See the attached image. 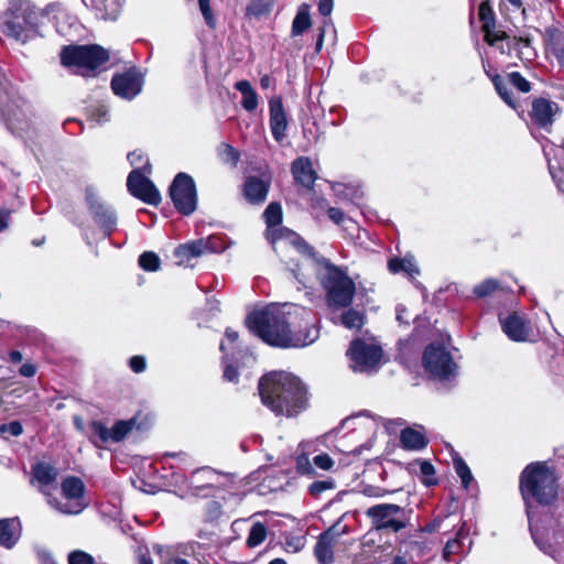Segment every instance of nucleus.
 I'll return each instance as SVG.
<instances>
[{
  "label": "nucleus",
  "instance_id": "a878e982",
  "mask_svg": "<svg viewBox=\"0 0 564 564\" xmlns=\"http://www.w3.org/2000/svg\"><path fill=\"white\" fill-rule=\"evenodd\" d=\"M216 477V470H214L210 467H203L193 471V474L189 477L188 484L193 489L199 490L213 486Z\"/></svg>",
  "mask_w": 564,
  "mask_h": 564
},
{
  "label": "nucleus",
  "instance_id": "a19ab883",
  "mask_svg": "<svg viewBox=\"0 0 564 564\" xmlns=\"http://www.w3.org/2000/svg\"><path fill=\"white\" fill-rule=\"evenodd\" d=\"M492 83L498 95L501 99L510 107L516 108V102L512 97V91L509 89L508 85L500 78L499 75H496L492 78Z\"/></svg>",
  "mask_w": 564,
  "mask_h": 564
},
{
  "label": "nucleus",
  "instance_id": "de8ad7c7",
  "mask_svg": "<svg viewBox=\"0 0 564 564\" xmlns=\"http://www.w3.org/2000/svg\"><path fill=\"white\" fill-rule=\"evenodd\" d=\"M509 82L521 93H529L531 90V84L518 72L509 74Z\"/></svg>",
  "mask_w": 564,
  "mask_h": 564
},
{
  "label": "nucleus",
  "instance_id": "69168bd1",
  "mask_svg": "<svg viewBox=\"0 0 564 564\" xmlns=\"http://www.w3.org/2000/svg\"><path fill=\"white\" fill-rule=\"evenodd\" d=\"M362 492L368 497H378L379 498V497H383L387 494V490L382 489L380 487L368 486L362 490Z\"/></svg>",
  "mask_w": 564,
  "mask_h": 564
},
{
  "label": "nucleus",
  "instance_id": "e2e57ef3",
  "mask_svg": "<svg viewBox=\"0 0 564 564\" xmlns=\"http://www.w3.org/2000/svg\"><path fill=\"white\" fill-rule=\"evenodd\" d=\"M19 373L22 376V377H25V378H32L35 376L36 373V366L34 364H31V362H25L23 364L20 369H19Z\"/></svg>",
  "mask_w": 564,
  "mask_h": 564
},
{
  "label": "nucleus",
  "instance_id": "5fc2aeb1",
  "mask_svg": "<svg viewBox=\"0 0 564 564\" xmlns=\"http://www.w3.org/2000/svg\"><path fill=\"white\" fill-rule=\"evenodd\" d=\"M296 469L302 475L311 474L313 471L311 462L305 454L296 457Z\"/></svg>",
  "mask_w": 564,
  "mask_h": 564
},
{
  "label": "nucleus",
  "instance_id": "603ef678",
  "mask_svg": "<svg viewBox=\"0 0 564 564\" xmlns=\"http://www.w3.org/2000/svg\"><path fill=\"white\" fill-rule=\"evenodd\" d=\"M315 466L323 470H329L334 466V460L328 454H318L313 458Z\"/></svg>",
  "mask_w": 564,
  "mask_h": 564
},
{
  "label": "nucleus",
  "instance_id": "052dcab7",
  "mask_svg": "<svg viewBox=\"0 0 564 564\" xmlns=\"http://www.w3.org/2000/svg\"><path fill=\"white\" fill-rule=\"evenodd\" d=\"M389 549H390V546H382V545L377 546L373 552L372 562L373 563H382L384 561V558L390 555Z\"/></svg>",
  "mask_w": 564,
  "mask_h": 564
},
{
  "label": "nucleus",
  "instance_id": "aec40b11",
  "mask_svg": "<svg viewBox=\"0 0 564 564\" xmlns=\"http://www.w3.org/2000/svg\"><path fill=\"white\" fill-rule=\"evenodd\" d=\"M57 469L47 463H37L32 467V484L39 485V490L47 498L51 495L46 487L57 479Z\"/></svg>",
  "mask_w": 564,
  "mask_h": 564
},
{
  "label": "nucleus",
  "instance_id": "6ab92c4d",
  "mask_svg": "<svg viewBox=\"0 0 564 564\" xmlns=\"http://www.w3.org/2000/svg\"><path fill=\"white\" fill-rule=\"evenodd\" d=\"M22 527L19 518L0 519V545L12 549L21 538Z\"/></svg>",
  "mask_w": 564,
  "mask_h": 564
},
{
  "label": "nucleus",
  "instance_id": "412c9836",
  "mask_svg": "<svg viewBox=\"0 0 564 564\" xmlns=\"http://www.w3.org/2000/svg\"><path fill=\"white\" fill-rule=\"evenodd\" d=\"M503 333L512 340L523 341L529 335V326L523 318L513 313L506 318L500 317Z\"/></svg>",
  "mask_w": 564,
  "mask_h": 564
},
{
  "label": "nucleus",
  "instance_id": "2eb2a0df",
  "mask_svg": "<svg viewBox=\"0 0 564 564\" xmlns=\"http://www.w3.org/2000/svg\"><path fill=\"white\" fill-rule=\"evenodd\" d=\"M479 19L482 22L481 30L484 39L490 46H497L501 53H507L503 45H498L499 42L508 40L509 36L505 31H496L495 13L487 1H482L478 10Z\"/></svg>",
  "mask_w": 564,
  "mask_h": 564
},
{
  "label": "nucleus",
  "instance_id": "13d9d810",
  "mask_svg": "<svg viewBox=\"0 0 564 564\" xmlns=\"http://www.w3.org/2000/svg\"><path fill=\"white\" fill-rule=\"evenodd\" d=\"M129 366H130V368L132 369L133 372L140 373V372H143L145 370L147 362H145L144 357H142V356H133L130 359V361H129Z\"/></svg>",
  "mask_w": 564,
  "mask_h": 564
},
{
  "label": "nucleus",
  "instance_id": "7ed1b4c3",
  "mask_svg": "<svg viewBox=\"0 0 564 564\" xmlns=\"http://www.w3.org/2000/svg\"><path fill=\"white\" fill-rule=\"evenodd\" d=\"M261 402L275 415L293 417L307 409V390L303 382L286 371H271L258 384Z\"/></svg>",
  "mask_w": 564,
  "mask_h": 564
},
{
  "label": "nucleus",
  "instance_id": "bb28decb",
  "mask_svg": "<svg viewBox=\"0 0 564 564\" xmlns=\"http://www.w3.org/2000/svg\"><path fill=\"white\" fill-rule=\"evenodd\" d=\"M87 436L96 447L110 443V430L102 422L94 420L88 424Z\"/></svg>",
  "mask_w": 564,
  "mask_h": 564
},
{
  "label": "nucleus",
  "instance_id": "20e7f679",
  "mask_svg": "<svg viewBox=\"0 0 564 564\" xmlns=\"http://www.w3.org/2000/svg\"><path fill=\"white\" fill-rule=\"evenodd\" d=\"M520 492L527 507V516L531 524V505L536 502L541 506L553 503L558 494L557 476L553 468L545 462L529 464L520 475ZM530 530L532 527L530 525ZM531 534L541 550L543 546L538 542L533 531Z\"/></svg>",
  "mask_w": 564,
  "mask_h": 564
},
{
  "label": "nucleus",
  "instance_id": "7c9ffc66",
  "mask_svg": "<svg viewBox=\"0 0 564 564\" xmlns=\"http://www.w3.org/2000/svg\"><path fill=\"white\" fill-rule=\"evenodd\" d=\"M93 4L105 20H116L121 9L120 0H93Z\"/></svg>",
  "mask_w": 564,
  "mask_h": 564
},
{
  "label": "nucleus",
  "instance_id": "f704fd0d",
  "mask_svg": "<svg viewBox=\"0 0 564 564\" xmlns=\"http://www.w3.org/2000/svg\"><path fill=\"white\" fill-rule=\"evenodd\" d=\"M311 26L308 6L302 4L292 23V34L300 35Z\"/></svg>",
  "mask_w": 564,
  "mask_h": 564
},
{
  "label": "nucleus",
  "instance_id": "f3484780",
  "mask_svg": "<svg viewBox=\"0 0 564 564\" xmlns=\"http://www.w3.org/2000/svg\"><path fill=\"white\" fill-rule=\"evenodd\" d=\"M557 111L558 106L556 102L545 98H536L532 101L530 116L536 126L541 128H547L553 123L554 116L557 113Z\"/></svg>",
  "mask_w": 564,
  "mask_h": 564
},
{
  "label": "nucleus",
  "instance_id": "6e6552de",
  "mask_svg": "<svg viewBox=\"0 0 564 564\" xmlns=\"http://www.w3.org/2000/svg\"><path fill=\"white\" fill-rule=\"evenodd\" d=\"M411 510L394 503H379L368 508L365 514L377 530L399 532L410 524Z\"/></svg>",
  "mask_w": 564,
  "mask_h": 564
},
{
  "label": "nucleus",
  "instance_id": "cd10ccee",
  "mask_svg": "<svg viewBox=\"0 0 564 564\" xmlns=\"http://www.w3.org/2000/svg\"><path fill=\"white\" fill-rule=\"evenodd\" d=\"M547 45L561 65H564V34L555 28L546 30Z\"/></svg>",
  "mask_w": 564,
  "mask_h": 564
},
{
  "label": "nucleus",
  "instance_id": "423d86ee",
  "mask_svg": "<svg viewBox=\"0 0 564 564\" xmlns=\"http://www.w3.org/2000/svg\"><path fill=\"white\" fill-rule=\"evenodd\" d=\"M37 13L28 0H10L3 14L2 32L6 36L25 43L35 32Z\"/></svg>",
  "mask_w": 564,
  "mask_h": 564
},
{
  "label": "nucleus",
  "instance_id": "1a4fd4ad",
  "mask_svg": "<svg viewBox=\"0 0 564 564\" xmlns=\"http://www.w3.org/2000/svg\"><path fill=\"white\" fill-rule=\"evenodd\" d=\"M170 196L175 208L183 215L193 214L197 206L196 186L192 176L178 173L170 186Z\"/></svg>",
  "mask_w": 564,
  "mask_h": 564
},
{
  "label": "nucleus",
  "instance_id": "864d4df0",
  "mask_svg": "<svg viewBox=\"0 0 564 564\" xmlns=\"http://www.w3.org/2000/svg\"><path fill=\"white\" fill-rule=\"evenodd\" d=\"M200 12L207 23L208 26L214 28L215 26V19L212 13V9L209 6V0H198Z\"/></svg>",
  "mask_w": 564,
  "mask_h": 564
},
{
  "label": "nucleus",
  "instance_id": "bf43d9fd",
  "mask_svg": "<svg viewBox=\"0 0 564 564\" xmlns=\"http://www.w3.org/2000/svg\"><path fill=\"white\" fill-rule=\"evenodd\" d=\"M334 8V0H319L318 1V12L323 17L329 19L332 11Z\"/></svg>",
  "mask_w": 564,
  "mask_h": 564
},
{
  "label": "nucleus",
  "instance_id": "ea45409f",
  "mask_svg": "<svg viewBox=\"0 0 564 564\" xmlns=\"http://www.w3.org/2000/svg\"><path fill=\"white\" fill-rule=\"evenodd\" d=\"M453 464H454L456 474L459 476V478L462 480L463 486L465 488H467L468 485L470 484V481L473 480V475L470 473L469 467L467 466L465 460L462 457H459L458 455H456L453 458Z\"/></svg>",
  "mask_w": 564,
  "mask_h": 564
},
{
  "label": "nucleus",
  "instance_id": "f257e3e1",
  "mask_svg": "<svg viewBox=\"0 0 564 564\" xmlns=\"http://www.w3.org/2000/svg\"><path fill=\"white\" fill-rule=\"evenodd\" d=\"M273 240L289 242L304 256L303 262L296 264V268L292 270L299 283L307 288L312 280L308 271L312 269L326 291L327 302L330 307L341 308L351 304L356 286L344 269L335 265L324 257H317L306 241L288 228L276 230Z\"/></svg>",
  "mask_w": 564,
  "mask_h": 564
},
{
  "label": "nucleus",
  "instance_id": "79ce46f5",
  "mask_svg": "<svg viewBox=\"0 0 564 564\" xmlns=\"http://www.w3.org/2000/svg\"><path fill=\"white\" fill-rule=\"evenodd\" d=\"M341 323L347 328L359 329L364 325V316L356 310H348L341 315Z\"/></svg>",
  "mask_w": 564,
  "mask_h": 564
},
{
  "label": "nucleus",
  "instance_id": "393cba45",
  "mask_svg": "<svg viewBox=\"0 0 564 564\" xmlns=\"http://www.w3.org/2000/svg\"><path fill=\"white\" fill-rule=\"evenodd\" d=\"M337 543L327 538V535H321L314 546V556L319 564H333L334 563V547Z\"/></svg>",
  "mask_w": 564,
  "mask_h": 564
},
{
  "label": "nucleus",
  "instance_id": "a211bd4d",
  "mask_svg": "<svg viewBox=\"0 0 564 564\" xmlns=\"http://www.w3.org/2000/svg\"><path fill=\"white\" fill-rule=\"evenodd\" d=\"M270 128L272 135L276 142H281L285 137L288 128V119L284 112L281 98H272L270 100Z\"/></svg>",
  "mask_w": 564,
  "mask_h": 564
},
{
  "label": "nucleus",
  "instance_id": "72a5a7b5",
  "mask_svg": "<svg viewBox=\"0 0 564 564\" xmlns=\"http://www.w3.org/2000/svg\"><path fill=\"white\" fill-rule=\"evenodd\" d=\"M219 161L230 169L237 166L240 160V152L228 143H220L216 149Z\"/></svg>",
  "mask_w": 564,
  "mask_h": 564
},
{
  "label": "nucleus",
  "instance_id": "09e8293b",
  "mask_svg": "<svg viewBox=\"0 0 564 564\" xmlns=\"http://www.w3.org/2000/svg\"><path fill=\"white\" fill-rule=\"evenodd\" d=\"M69 564H94V558L91 555L84 551H73L68 555Z\"/></svg>",
  "mask_w": 564,
  "mask_h": 564
},
{
  "label": "nucleus",
  "instance_id": "3c124183",
  "mask_svg": "<svg viewBox=\"0 0 564 564\" xmlns=\"http://www.w3.org/2000/svg\"><path fill=\"white\" fill-rule=\"evenodd\" d=\"M272 6L271 0H259L258 2H253L252 6H249V13L261 15L270 11Z\"/></svg>",
  "mask_w": 564,
  "mask_h": 564
},
{
  "label": "nucleus",
  "instance_id": "5701e85b",
  "mask_svg": "<svg viewBox=\"0 0 564 564\" xmlns=\"http://www.w3.org/2000/svg\"><path fill=\"white\" fill-rule=\"evenodd\" d=\"M268 512H258L249 517V520H251L249 549L256 547L265 541L268 536Z\"/></svg>",
  "mask_w": 564,
  "mask_h": 564
},
{
  "label": "nucleus",
  "instance_id": "f8f14e48",
  "mask_svg": "<svg viewBox=\"0 0 564 564\" xmlns=\"http://www.w3.org/2000/svg\"><path fill=\"white\" fill-rule=\"evenodd\" d=\"M354 371L368 372L378 367L382 357L380 347L356 339L347 351Z\"/></svg>",
  "mask_w": 564,
  "mask_h": 564
},
{
  "label": "nucleus",
  "instance_id": "c03bdc74",
  "mask_svg": "<svg viewBox=\"0 0 564 564\" xmlns=\"http://www.w3.org/2000/svg\"><path fill=\"white\" fill-rule=\"evenodd\" d=\"M499 288V282L495 279H487L481 283L475 285L474 294L477 297H486L494 293Z\"/></svg>",
  "mask_w": 564,
  "mask_h": 564
},
{
  "label": "nucleus",
  "instance_id": "c85d7f7f",
  "mask_svg": "<svg viewBox=\"0 0 564 564\" xmlns=\"http://www.w3.org/2000/svg\"><path fill=\"white\" fill-rule=\"evenodd\" d=\"M400 441L404 448L412 449V451H419L426 446V440L424 435L413 429H404L401 432Z\"/></svg>",
  "mask_w": 564,
  "mask_h": 564
},
{
  "label": "nucleus",
  "instance_id": "4d7b16f0",
  "mask_svg": "<svg viewBox=\"0 0 564 564\" xmlns=\"http://www.w3.org/2000/svg\"><path fill=\"white\" fill-rule=\"evenodd\" d=\"M91 120L95 121L98 124H101L106 121H108V110L105 106L97 107L91 112Z\"/></svg>",
  "mask_w": 564,
  "mask_h": 564
},
{
  "label": "nucleus",
  "instance_id": "f03ea898",
  "mask_svg": "<svg viewBox=\"0 0 564 564\" xmlns=\"http://www.w3.org/2000/svg\"><path fill=\"white\" fill-rule=\"evenodd\" d=\"M289 316L278 306H267L249 314V329L264 343L280 348H300L313 344L319 336L314 325L304 332L290 329Z\"/></svg>",
  "mask_w": 564,
  "mask_h": 564
},
{
  "label": "nucleus",
  "instance_id": "dca6fc26",
  "mask_svg": "<svg viewBox=\"0 0 564 564\" xmlns=\"http://www.w3.org/2000/svg\"><path fill=\"white\" fill-rule=\"evenodd\" d=\"M217 238L197 239L188 243L181 245L174 251V257L180 265H188L192 259L198 258L207 252H215Z\"/></svg>",
  "mask_w": 564,
  "mask_h": 564
},
{
  "label": "nucleus",
  "instance_id": "473e14b6",
  "mask_svg": "<svg viewBox=\"0 0 564 564\" xmlns=\"http://www.w3.org/2000/svg\"><path fill=\"white\" fill-rule=\"evenodd\" d=\"M388 268L392 273L404 271L412 276L419 274V268L413 257H404L403 259L392 258L388 262Z\"/></svg>",
  "mask_w": 564,
  "mask_h": 564
},
{
  "label": "nucleus",
  "instance_id": "680f3d73",
  "mask_svg": "<svg viewBox=\"0 0 564 564\" xmlns=\"http://www.w3.org/2000/svg\"><path fill=\"white\" fill-rule=\"evenodd\" d=\"M138 564H153L150 551L145 546L138 547Z\"/></svg>",
  "mask_w": 564,
  "mask_h": 564
},
{
  "label": "nucleus",
  "instance_id": "0eeeda50",
  "mask_svg": "<svg viewBox=\"0 0 564 564\" xmlns=\"http://www.w3.org/2000/svg\"><path fill=\"white\" fill-rule=\"evenodd\" d=\"M62 499L47 495V505L63 514H79L87 503L84 501L85 484L75 476H68L61 484Z\"/></svg>",
  "mask_w": 564,
  "mask_h": 564
},
{
  "label": "nucleus",
  "instance_id": "6e6d98bb",
  "mask_svg": "<svg viewBox=\"0 0 564 564\" xmlns=\"http://www.w3.org/2000/svg\"><path fill=\"white\" fill-rule=\"evenodd\" d=\"M1 432H8L12 436H20L23 433L22 424L19 421H12L0 426Z\"/></svg>",
  "mask_w": 564,
  "mask_h": 564
},
{
  "label": "nucleus",
  "instance_id": "0e129e2a",
  "mask_svg": "<svg viewBox=\"0 0 564 564\" xmlns=\"http://www.w3.org/2000/svg\"><path fill=\"white\" fill-rule=\"evenodd\" d=\"M327 215L337 225L341 224L345 218L344 213L339 208H336V207L328 208Z\"/></svg>",
  "mask_w": 564,
  "mask_h": 564
},
{
  "label": "nucleus",
  "instance_id": "2f4dec72",
  "mask_svg": "<svg viewBox=\"0 0 564 564\" xmlns=\"http://www.w3.org/2000/svg\"><path fill=\"white\" fill-rule=\"evenodd\" d=\"M137 420L132 417L130 420L117 421L110 430V443H119L123 441L127 435L135 427Z\"/></svg>",
  "mask_w": 564,
  "mask_h": 564
},
{
  "label": "nucleus",
  "instance_id": "ddd939ff",
  "mask_svg": "<svg viewBox=\"0 0 564 564\" xmlns=\"http://www.w3.org/2000/svg\"><path fill=\"white\" fill-rule=\"evenodd\" d=\"M85 198L88 209L97 226L104 231L106 237L110 236L117 227V215L115 210L99 199V196L93 186L86 187Z\"/></svg>",
  "mask_w": 564,
  "mask_h": 564
},
{
  "label": "nucleus",
  "instance_id": "8fccbe9b",
  "mask_svg": "<svg viewBox=\"0 0 564 564\" xmlns=\"http://www.w3.org/2000/svg\"><path fill=\"white\" fill-rule=\"evenodd\" d=\"M531 46V41L529 39H524V37H517L514 36L509 43H508V52L511 50V48H514L518 51L519 53V56L523 55L524 52H523V48H530Z\"/></svg>",
  "mask_w": 564,
  "mask_h": 564
},
{
  "label": "nucleus",
  "instance_id": "c9c22d12",
  "mask_svg": "<svg viewBox=\"0 0 564 564\" xmlns=\"http://www.w3.org/2000/svg\"><path fill=\"white\" fill-rule=\"evenodd\" d=\"M152 551L158 556L160 564H195L185 557L173 555L169 549L160 544H154Z\"/></svg>",
  "mask_w": 564,
  "mask_h": 564
},
{
  "label": "nucleus",
  "instance_id": "39448f33",
  "mask_svg": "<svg viewBox=\"0 0 564 564\" xmlns=\"http://www.w3.org/2000/svg\"><path fill=\"white\" fill-rule=\"evenodd\" d=\"M61 64L74 74L88 77L109 59L108 52L99 45H67L59 53Z\"/></svg>",
  "mask_w": 564,
  "mask_h": 564
},
{
  "label": "nucleus",
  "instance_id": "4468645a",
  "mask_svg": "<svg viewBox=\"0 0 564 564\" xmlns=\"http://www.w3.org/2000/svg\"><path fill=\"white\" fill-rule=\"evenodd\" d=\"M143 84V75L133 67L115 75L111 79V89L120 98L132 100L141 93Z\"/></svg>",
  "mask_w": 564,
  "mask_h": 564
},
{
  "label": "nucleus",
  "instance_id": "b1692460",
  "mask_svg": "<svg viewBox=\"0 0 564 564\" xmlns=\"http://www.w3.org/2000/svg\"><path fill=\"white\" fill-rule=\"evenodd\" d=\"M271 184V177L262 174L260 177L249 176V203L261 204L265 200Z\"/></svg>",
  "mask_w": 564,
  "mask_h": 564
},
{
  "label": "nucleus",
  "instance_id": "338daca9",
  "mask_svg": "<svg viewBox=\"0 0 564 564\" xmlns=\"http://www.w3.org/2000/svg\"><path fill=\"white\" fill-rule=\"evenodd\" d=\"M236 88L241 93L240 105L247 109V80H240L236 84Z\"/></svg>",
  "mask_w": 564,
  "mask_h": 564
},
{
  "label": "nucleus",
  "instance_id": "c756f323",
  "mask_svg": "<svg viewBox=\"0 0 564 564\" xmlns=\"http://www.w3.org/2000/svg\"><path fill=\"white\" fill-rule=\"evenodd\" d=\"M220 350L224 352L223 364H224V379L228 382L237 383L238 382V359L232 356H229L227 352V345L225 343H220Z\"/></svg>",
  "mask_w": 564,
  "mask_h": 564
},
{
  "label": "nucleus",
  "instance_id": "774afa93",
  "mask_svg": "<svg viewBox=\"0 0 564 564\" xmlns=\"http://www.w3.org/2000/svg\"><path fill=\"white\" fill-rule=\"evenodd\" d=\"M11 212L6 208H0V231L4 230L9 226Z\"/></svg>",
  "mask_w": 564,
  "mask_h": 564
},
{
  "label": "nucleus",
  "instance_id": "58836bf2",
  "mask_svg": "<svg viewBox=\"0 0 564 564\" xmlns=\"http://www.w3.org/2000/svg\"><path fill=\"white\" fill-rule=\"evenodd\" d=\"M161 260L159 256L152 251H144L139 257V265L149 272H156L160 269Z\"/></svg>",
  "mask_w": 564,
  "mask_h": 564
},
{
  "label": "nucleus",
  "instance_id": "9b49d317",
  "mask_svg": "<svg viewBox=\"0 0 564 564\" xmlns=\"http://www.w3.org/2000/svg\"><path fill=\"white\" fill-rule=\"evenodd\" d=\"M141 169L143 173L138 169L130 172L127 178L128 191L132 196L147 204L158 205L161 202V195L155 185L144 175V173H151V165L148 159H145L144 165Z\"/></svg>",
  "mask_w": 564,
  "mask_h": 564
},
{
  "label": "nucleus",
  "instance_id": "37998d69",
  "mask_svg": "<svg viewBox=\"0 0 564 564\" xmlns=\"http://www.w3.org/2000/svg\"><path fill=\"white\" fill-rule=\"evenodd\" d=\"M223 514L221 506L218 501L209 500L204 506V520L213 523Z\"/></svg>",
  "mask_w": 564,
  "mask_h": 564
},
{
  "label": "nucleus",
  "instance_id": "e433bc0d",
  "mask_svg": "<svg viewBox=\"0 0 564 564\" xmlns=\"http://www.w3.org/2000/svg\"><path fill=\"white\" fill-rule=\"evenodd\" d=\"M466 534L464 532V529L460 528V530L457 532L456 536L454 539H451L446 542L444 550H443V557L446 561H452V556L458 554L462 551V539H465Z\"/></svg>",
  "mask_w": 564,
  "mask_h": 564
},
{
  "label": "nucleus",
  "instance_id": "9d476101",
  "mask_svg": "<svg viewBox=\"0 0 564 564\" xmlns=\"http://www.w3.org/2000/svg\"><path fill=\"white\" fill-rule=\"evenodd\" d=\"M423 366L432 376L448 379L457 369L452 355L443 346L431 344L423 354Z\"/></svg>",
  "mask_w": 564,
  "mask_h": 564
},
{
  "label": "nucleus",
  "instance_id": "49530a36",
  "mask_svg": "<svg viewBox=\"0 0 564 564\" xmlns=\"http://www.w3.org/2000/svg\"><path fill=\"white\" fill-rule=\"evenodd\" d=\"M335 488V481L332 479L316 480L308 487V492L313 497H318L322 492Z\"/></svg>",
  "mask_w": 564,
  "mask_h": 564
},
{
  "label": "nucleus",
  "instance_id": "4c0bfd02",
  "mask_svg": "<svg viewBox=\"0 0 564 564\" xmlns=\"http://www.w3.org/2000/svg\"><path fill=\"white\" fill-rule=\"evenodd\" d=\"M263 217L268 228H273L282 221V208L279 203H271L265 208Z\"/></svg>",
  "mask_w": 564,
  "mask_h": 564
},
{
  "label": "nucleus",
  "instance_id": "4be33fe9",
  "mask_svg": "<svg viewBox=\"0 0 564 564\" xmlns=\"http://www.w3.org/2000/svg\"><path fill=\"white\" fill-rule=\"evenodd\" d=\"M292 174L295 182L306 188L313 187L316 181V173L313 170L312 162L305 156L297 158L293 161Z\"/></svg>",
  "mask_w": 564,
  "mask_h": 564
},
{
  "label": "nucleus",
  "instance_id": "a18cd8bd",
  "mask_svg": "<svg viewBox=\"0 0 564 564\" xmlns=\"http://www.w3.org/2000/svg\"><path fill=\"white\" fill-rule=\"evenodd\" d=\"M349 532V528L346 524H341V518H339L330 528L324 531L322 534L327 535L334 542H338V539L347 534Z\"/></svg>",
  "mask_w": 564,
  "mask_h": 564
}]
</instances>
